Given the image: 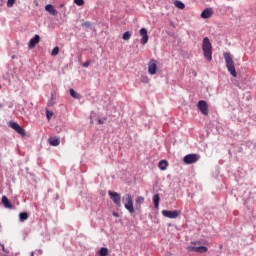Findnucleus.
<instances>
[{
  "mask_svg": "<svg viewBox=\"0 0 256 256\" xmlns=\"http://www.w3.org/2000/svg\"><path fill=\"white\" fill-rule=\"evenodd\" d=\"M30 256H34V253L33 252H31V255Z\"/></svg>",
  "mask_w": 256,
  "mask_h": 256,
  "instance_id": "40",
  "label": "nucleus"
},
{
  "mask_svg": "<svg viewBox=\"0 0 256 256\" xmlns=\"http://www.w3.org/2000/svg\"><path fill=\"white\" fill-rule=\"evenodd\" d=\"M41 41V36L35 35L33 38L30 39L28 43L29 49H34V47Z\"/></svg>",
  "mask_w": 256,
  "mask_h": 256,
  "instance_id": "10",
  "label": "nucleus"
},
{
  "mask_svg": "<svg viewBox=\"0 0 256 256\" xmlns=\"http://www.w3.org/2000/svg\"><path fill=\"white\" fill-rule=\"evenodd\" d=\"M82 27H85L86 29H90L91 31L95 30V26L91 22H84L82 23Z\"/></svg>",
  "mask_w": 256,
  "mask_h": 256,
  "instance_id": "22",
  "label": "nucleus"
},
{
  "mask_svg": "<svg viewBox=\"0 0 256 256\" xmlns=\"http://www.w3.org/2000/svg\"><path fill=\"white\" fill-rule=\"evenodd\" d=\"M60 7H65V4H61Z\"/></svg>",
  "mask_w": 256,
  "mask_h": 256,
  "instance_id": "39",
  "label": "nucleus"
},
{
  "mask_svg": "<svg viewBox=\"0 0 256 256\" xmlns=\"http://www.w3.org/2000/svg\"><path fill=\"white\" fill-rule=\"evenodd\" d=\"M15 131L19 135H22V137H25V135H27V133L25 132V129H23V127H21V126H18Z\"/></svg>",
  "mask_w": 256,
  "mask_h": 256,
  "instance_id": "24",
  "label": "nucleus"
},
{
  "mask_svg": "<svg viewBox=\"0 0 256 256\" xmlns=\"http://www.w3.org/2000/svg\"><path fill=\"white\" fill-rule=\"evenodd\" d=\"M46 117L48 121H51V118L53 117V111H49V109H46Z\"/></svg>",
  "mask_w": 256,
  "mask_h": 256,
  "instance_id": "29",
  "label": "nucleus"
},
{
  "mask_svg": "<svg viewBox=\"0 0 256 256\" xmlns=\"http://www.w3.org/2000/svg\"><path fill=\"white\" fill-rule=\"evenodd\" d=\"M148 73L150 75H155V73H157V62L155 60H152L149 62Z\"/></svg>",
  "mask_w": 256,
  "mask_h": 256,
  "instance_id": "11",
  "label": "nucleus"
},
{
  "mask_svg": "<svg viewBox=\"0 0 256 256\" xmlns=\"http://www.w3.org/2000/svg\"><path fill=\"white\" fill-rule=\"evenodd\" d=\"M15 131L19 135H22V137H25V135H27V133L25 132V129H23V127H21V126H18Z\"/></svg>",
  "mask_w": 256,
  "mask_h": 256,
  "instance_id": "23",
  "label": "nucleus"
},
{
  "mask_svg": "<svg viewBox=\"0 0 256 256\" xmlns=\"http://www.w3.org/2000/svg\"><path fill=\"white\" fill-rule=\"evenodd\" d=\"M108 195L110 199H112L113 203L117 205V207H121V195L117 192L109 191Z\"/></svg>",
  "mask_w": 256,
  "mask_h": 256,
  "instance_id": "7",
  "label": "nucleus"
},
{
  "mask_svg": "<svg viewBox=\"0 0 256 256\" xmlns=\"http://www.w3.org/2000/svg\"><path fill=\"white\" fill-rule=\"evenodd\" d=\"M2 105L0 104V109H1Z\"/></svg>",
  "mask_w": 256,
  "mask_h": 256,
  "instance_id": "41",
  "label": "nucleus"
},
{
  "mask_svg": "<svg viewBox=\"0 0 256 256\" xmlns=\"http://www.w3.org/2000/svg\"><path fill=\"white\" fill-rule=\"evenodd\" d=\"M15 1H17V0H8L7 7H9V8L13 7V5H15Z\"/></svg>",
  "mask_w": 256,
  "mask_h": 256,
  "instance_id": "31",
  "label": "nucleus"
},
{
  "mask_svg": "<svg viewBox=\"0 0 256 256\" xmlns=\"http://www.w3.org/2000/svg\"><path fill=\"white\" fill-rule=\"evenodd\" d=\"M19 126L20 125L16 122H9V127H11V129H14V131H16Z\"/></svg>",
  "mask_w": 256,
  "mask_h": 256,
  "instance_id": "27",
  "label": "nucleus"
},
{
  "mask_svg": "<svg viewBox=\"0 0 256 256\" xmlns=\"http://www.w3.org/2000/svg\"><path fill=\"white\" fill-rule=\"evenodd\" d=\"M45 11H47V13H50V15H53L54 17L57 16V14L59 13L51 4L45 6Z\"/></svg>",
  "mask_w": 256,
  "mask_h": 256,
  "instance_id": "13",
  "label": "nucleus"
},
{
  "mask_svg": "<svg viewBox=\"0 0 256 256\" xmlns=\"http://www.w3.org/2000/svg\"><path fill=\"white\" fill-rule=\"evenodd\" d=\"M99 255L100 256H107L109 255V249L105 248V247H102L100 250H99Z\"/></svg>",
  "mask_w": 256,
  "mask_h": 256,
  "instance_id": "25",
  "label": "nucleus"
},
{
  "mask_svg": "<svg viewBox=\"0 0 256 256\" xmlns=\"http://www.w3.org/2000/svg\"><path fill=\"white\" fill-rule=\"evenodd\" d=\"M162 215H163V217H167L168 219H177V217H179V215H181V212H179L177 210H174V211L163 210Z\"/></svg>",
  "mask_w": 256,
  "mask_h": 256,
  "instance_id": "8",
  "label": "nucleus"
},
{
  "mask_svg": "<svg viewBox=\"0 0 256 256\" xmlns=\"http://www.w3.org/2000/svg\"><path fill=\"white\" fill-rule=\"evenodd\" d=\"M114 217H119V215L117 213H114Z\"/></svg>",
  "mask_w": 256,
  "mask_h": 256,
  "instance_id": "38",
  "label": "nucleus"
},
{
  "mask_svg": "<svg viewBox=\"0 0 256 256\" xmlns=\"http://www.w3.org/2000/svg\"><path fill=\"white\" fill-rule=\"evenodd\" d=\"M184 163L186 165H191L193 163H197L199 161V155L198 154H188L183 158Z\"/></svg>",
  "mask_w": 256,
  "mask_h": 256,
  "instance_id": "5",
  "label": "nucleus"
},
{
  "mask_svg": "<svg viewBox=\"0 0 256 256\" xmlns=\"http://www.w3.org/2000/svg\"><path fill=\"white\" fill-rule=\"evenodd\" d=\"M141 81L142 83H149V78H147L146 76H142Z\"/></svg>",
  "mask_w": 256,
  "mask_h": 256,
  "instance_id": "34",
  "label": "nucleus"
},
{
  "mask_svg": "<svg viewBox=\"0 0 256 256\" xmlns=\"http://www.w3.org/2000/svg\"><path fill=\"white\" fill-rule=\"evenodd\" d=\"M135 203H136V207H138L139 209L141 208V205H143V203H145V197L143 196H138L135 199Z\"/></svg>",
  "mask_w": 256,
  "mask_h": 256,
  "instance_id": "16",
  "label": "nucleus"
},
{
  "mask_svg": "<svg viewBox=\"0 0 256 256\" xmlns=\"http://www.w3.org/2000/svg\"><path fill=\"white\" fill-rule=\"evenodd\" d=\"M53 99H55V96L51 94L50 101H53Z\"/></svg>",
  "mask_w": 256,
  "mask_h": 256,
  "instance_id": "37",
  "label": "nucleus"
},
{
  "mask_svg": "<svg viewBox=\"0 0 256 256\" xmlns=\"http://www.w3.org/2000/svg\"><path fill=\"white\" fill-rule=\"evenodd\" d=\"M159 201H161V197H159V194H155L153 197V203L155 209H159Z\"/></svg>",
  "mask_w": 256,
  "mask_h": 256,
  "instance_id": "18",
  "label": "nucleus"
},
{
  "mask_svg": "<svg viewBox=\"0 0 256 256\" xmlns=\"http://www.w3.org/2000/svg\"><path fill=\"white\" fill-rule=\"evenodd\" d=\"M105 121H107V117H104L102 119L98 118L99 125H103L105 123Z\"/></svg>",
  "mask_w": 256,
  "mask_h": 256,
  "instance_id": "32",
  "label": "nucleus"
},
{
  "mask_svg": "<svg viewBox=\"0 0 256 256\" xmlns=\"http://www.w3.org/2000/svg\"><path fill=\"white\" fill-rule=\"evenodd\" d=\"M197 107L199 111H201L202 115H209V106L205 100H200Z\"/></svg>",
  "mask_w": 256,
  "mask_h": 256,
  "instance_id": "9",
  "label": "nucleus"
},
{
  "mask_svg": "<svg viewBox=\"0 0 256 256\" xmlns=\"http://www.w3.org/2000/svg\"><path fill=\"white\" fill-rule=\"evenodd\" d=\"M69 93L71 97H73V99H81V95L79 93H76V91L73 88L69 90Z\"/></svg>",
  "mask_w": 256,
  "mask_h": 256,
  "instance_id": "21",
  "label": "nucleus"
},
{
  "mask_svg": "<svg viewBox=\"0 0 256 256\" xmlns=\"http://www.w3.org/2000/svg\"><path fill=\"white\" fill-rule=\"evenodd\" d=\"M224 59L226 61V67L230 75H232V77H237V70H235V62H233V57H231V53L225 52Z\"/></svg>",
  "mask_w": 256,
  "mask_h": 256,
  "instance_id": "2",
  "label": "nucleus"
},
{
  "mask_svg": "<svg viewBox=\"0 0 256 256\" xmlns=\"http://www.w3.org/2000/svg\"><path fill=\"white\" fill-rule=\"evenodd\" d=\"M75 5H78L79 7L85 5V0H74Z\"/></svg>",
  "mask_w": 256,
  "mask_h": 256,
  "instance_id": "30",
  "label": "nucleus"
},
{
  "mask_svg": "<svg viewBox=\"0 0 256 256\" xmlns=\"http://www.w3.org/2000/svg\"><path fill=\"white\" fill-rule=\"evenodd\" d=\"M202 51L207 61H211L213 59V46L211 45V41L209 40V37L203 38Z\"/></svg>",
  "mask_w": 256,
  "mask_h": 256,
  "instance_id": "1",
  "label": "nucleus"
},
{
  "mask_svg": "<svg viewBox=\"0 0 256 256\" xmlns=\"http://www.w3.org/2000/svg\"><path fill=\"white\" fill-rule=\"evenodd\" d=\"M49 143L52 147H58L59 143H61V140H59V138H50Z\"/></svg>",
  "mask_w": 256,
  "mask_h": 256,
  "instance_id": "17",
  "label": "nucleus"
},
{
  "mask_svg": "<svg viewBox=\"0 0 256 256\" xmlns=\"http://www.w3.org/2000/svg\"><path fill=\"white\" fill-rule=\"evenodd\" d=\"M191 244L195 246H188V251H193L194 253H207V251H209V248L206 246H197L201 245L199 241L191 242Z\"/></svg>",
  "mask_w": 256,
  "mask_h": 256,
  "instance_id": "4",
  "label": "nucleus"
},
{
  "mask_svg": "<svg viewBox=\"0 0 256 256\" xmlns=\"http://www.w3.org/2000/svg\"><path fill=\"white\" fill-rule=\"evenodd\" d=\"M2 247V251H4V253H9V251L5 248V245H1Z\"/></svg>",
  "mask_w": 256,
  "mask_h": 256,
  "instance_id": "35",
  "label": "nucleus"
},
{
  "mask_svg": "<svg viewBox=\"0 0 256 256\" xmlns=\"http://www.w3.org/2000/svg\"><path fill=\"white\" fill-rule=\"evenodd\" d=\"M122 39H123L124 41H129V39H131V32L126 31V32L123 34Z\"/></svg>",
  "mask_w": 256,
  "mask_h": 256,
  "instance_id": "26",
  "label": "nucleus"
},
{
  "mask_svg": "<svg viewBox=\"0 0 256 256\" xmlns=\"http://www.w3.org/2000/svg\"><path fill=\"white\" fill-rule=\"evenodd\" d=\"M139 35L141 37V45H147V43H149V34H147V28H141L139 30Z\"/></svg>",
  "mask_w": 256,
  "mask_h": 256,
  "instance_id": "6",
  "label": "nucleus"
},
{
  "mask_svg": "<svg viewBox=\"0 0 256 256\" xmlns=\"http://www.w3.org/2000/svg\"><path fill=\"white\" fill-rule=\"evenodd\" d=\"M89 65H91V60H87L85 63L82 64V67H89Z\"/></svg>",
  "mask_w": 256,
  "mask_h": 256,
  "instance_id": "33",
  "label": "nucleus"
},
{
  "mask_svg": "<svg viewBox=\"0 0 256 256\" xmlns=\"http://www.w3.org/2000/svg\"><path fill=\"white\" fill-rule=\"evenodd\" d=\"M52 105H53V100H49L48 101V107H52Z\"/></svg>",
  "mask_w": 256,
  "mask_h": 256,
  "instance_id": "36",
  "label": "nucleus"
},
{
  "mask_svg": "<svg viewBox=\"0 0 256 256\" xmlns=\"http://www.w3.org/2000/svg\"><path fill=\"white\" fill-rule=\"evenodd\" d=\"M2 203L5 209H13V204H11V201H9V198H7V196L2 197Z\"/></svg>",
  "mask_w": 256,
  "mask_h": 256,
  "instance_id": "14",
  "label": "nucleus"
},
{
  "mask_svg": "<svg viewBox=\"0 0 256 256\" xmlns=\"http://www.w3.org/2000/svg\"><path fill=\"white\" fill-rule=\"evenodd\" d=\"M122 203L129 213H135V208L133 207V197H131V194H125L122 198Z\"/></svg>",
  "mask_w": 256,
  "mask_h": 256,
  "instance_id": "3",
  "label": "nucleus"
},
{
  "mask_svg": "<svg viewBox=\"0 0 256 256\" xmlns=\"http://www.w3.org/2000/svg\"><path fill=\"white\" fill-rule=\"evenodd\" d=\"M159 169H161V171H166L167 167H169V162H167V160H161L158 164Z\"/></svg>",
  "mask_w": 256,
  "mask_h": 256,
  "instance_id": "15",
  "label": "nucleus"
},
{
  "mask_svg": "<svg viewBox=\"0 0 256 256\" xmlns=\"http://www.w3.org/2000/svg\"><path fill=\"white\" fill-rule=\"evenodd\" d=\"M174 5L177 7V9H185V3H183L181 0H175Z\"/></svg>",
  "mask_w": 256,
  "mask_h": 256,
  "instance_id": "20",
  "label": "nucleus"
},
{
  "mask_svg": "<svg viewBox=\"0 0 256 256\" xmlns=\"http://www.w3.org/2000/svg\"><path fill=\"white\" fill-rule=\"evenodd\" d=\"M51 55H52V57H55V56L59 55V47H57V46L54 47L52 52H51Z\"/></svg>",
  "mask_w": 256,
  "mask_h": 256,
  "instance_id": "28",
  "label": "nucleus"
},
{
  "mask_svg": "<svg viewBox=\"0 0 256 256\" xmlns=\"http://www.w3.org/2000/svg\"><path fill=\"white\" fill-rule=\"evenodd\" d=\"M29 219V214H27V212H21L19 214V221H21V223H23L24 221H27Z\"/></svg>",
  "mask_w": 256,
  "mask_h": 256,
  "instance_id": "19",
  "label": "nucleus"
},
{
  "mask_svg": "<svg viewBox=\"0 0 256 256\" xmlns=\"http://www.w3.org/2000/svg\"><path fill=\"white\" fill-rule=\"evenodd\" d=\"M212 16H213V9L212 8H206L201 13L202 19H210V17H212Z\"/></svg>",
  "mask_w": 256,
  "mask_h": 256,
  "instance_id": "12",
  "label": "nucleus"
}]
</instances>
